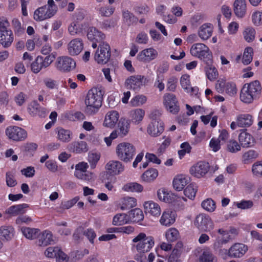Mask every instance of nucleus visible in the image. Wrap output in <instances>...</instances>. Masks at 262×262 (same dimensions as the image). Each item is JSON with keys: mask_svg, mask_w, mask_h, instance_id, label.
<instances>
[{"mask_svg": "<svg viewBox=\"0 0 262 262\" xmlns=\"http://www.w3.org/2000/svg\"><path fill=\"white\" fill-rule=\"evenodd\" d=\"M189 181V178L183 174H179L174 177L173 180V186L177 191L182 190Z\"/></svg>", "mask_w": 262, "mask_h": 262, "instance_id": "393cba45", "label": "nucleus"}, {"mask_svg": "<svg viewBox=\"0 0 262 262\" xmlns=\"http://www.w3.org/2000/svg\"><path fill=\"white\" fill-rule=\"evenodd\" d=\"M234 12L238 17H243L246 12L245 0H235L234 3Z\"/></svg>", "mask_w": 262, "mask_h": 262, "instance_id": "473e14b6", "label": "nucleus"}, {"mask_svg": "<svg viewBox=\"0 0 262 262\" xmlns=\"http://www.w3.org/2000/svg\"><path fill=\"white\" fill-rule=\"evenodd\" d=\"M27 111L29 114L33 117L44 118L48 113L47 109L41 106L36 100H33L28 104Z\"/></svg>", "mask_w": 262, "mask_h": 262, "instance_id": "4468645a", "label": "nucleus"}, {"mask_svg": "<svg viewBox=\"0 0 262 262\" xmlns=\"http://www.w3.org/2000/svg\"><path fill=\"white\" fill-rule=\"evenodd\" d=\"M55 67L61 72H68L75 69L76 62L70 57L60 56L57 58Z\"/></svg>", "mask_w": 262, "mask_h": 262, "instance_id": "9d476101", "label": "nucleus"}, {"mask_svg": "<svg viewBox=\"0 0 262 262\" xmlns=\"http://www.w3.org/2000/svg\"><path fill=\"white\" fill-rule=\"evenodd\" d=\"M158 52L152 48L144 49L141 51L137 55L138 60L144 62H149L158 56Z\"/></svg>", "mask_w": 262, "mask_h": 262, "instance_id": "f3484780", "label": "nucleus"}, {"mask_svg": "<svg viewBox=\"0 0 262 262\" xmlns=\"http://www.w3.org/2000/svg\"><path fill=\"white\" fill-rule=\"evenodd\" d=\"M190 53L192 56L208 63L211 60L212 53L209 48L204 43L193 44L190 49Z\"/></svg>", "mask_w": 262, "mask_h": 262, "instance_id": "423d86ee", "label": "nucleus"}, {"mask_svg": "<svg viewBox=\"0 0 262 262\" xmlns=\"http://www.w3.org/2000/svg\"><path fill=\"white\" fill-rule=\"evenodd\" d=\"M52 233L49 231H45L39 237L38 245L40 246H46L54 243Z\"/></svg>", "mask_w": 262, "mask_h": 262, "instance_id": "72a5a7b5", "label": "nucleus"}, {"mask_svg": "<svg viewBox=\"0 0 262 262\" xmlns=\"http://www.w3.org/2000/svg\"><path fill=\"white\" fill-rule=\"evenodd\" d=\"M116 153L118 158L125 163L130 162L136 154V148L131 143L122 142L117 145Z\"/></svg>", "mask_w": 262, "mask_h": 262, "instance_id": "7ed1b4c3", "label": "nucleus"}, {"mask_svg": "<svg viewBox=\"0 0 262 262\" xmlns=\"http://www.w3.org/2000/svg\"><path fill=\"white\" fill-rule=\"evenodd\" d=\"M15 231L10 225H3L0 227V239L2 242H9L14 237Z\"/></svg>", "mask_w": 262, "mask_h": 262, "instance_id": "a211bd4d", "label": "nucleus"}, {"mask_svg": "<svg viewBox=\"0 0 262 262\" xmlns=\"http://www.w3.org/2000/svg\"><path fill=\"white\" fill-rule=\"evenodd\" d=\"M158 176V171L156 169L150 168L145 171L142 175V179L146 182L154 181Z\"/></svg>", "mask_w": 262, "mask_h": 262, "instance_id": "79ce46f5", "label": "nucleus"}, {"mask_svg": "<svg viewBox=\"0 0 262 262\" xmlns=\"http://www.w3.org/2000/svg\"><path fill=\"white\" fill-rule=\"evenodd\" d=\"M175 221V212L170 209H167L163 212L160 223L162 225L168 227L172 225Z\"/></svg>", "mask_w": 262, "mask_h": 262, "instance_id": "b1692460", "label": "nucleus"}, {"mask_svg": "<svg viewBox=\"0 0 262 262\" xmlns=\"http://www.w3.org/2000/svg\"><path fill=\"white\" fill-rule=\"evenodd\" d=\"M86 27L85 24H80L76 20L73 21L69 26L68 31L71 35L83 34V31Z\"/></svg>", "mask_w": 262, "mask_h": 262, "instance_id": "7c9ffc66", "label": "nucleus"}, {"mask_svg": "<svg viewBox=\"0 0 262 262\" xmlns=\"http://www.w3.org/2000/svg\"><path fill=\"white\" fill-rule=\"evenodd\" d=\"M165 237L168 242H173L180 237L179 231L175 228L168 229L165 233Z\"/></svg>", "mask_w": 262, "mask_h": 262, "instance_id": "49530a36", "label": "nucleus"}, {"mask_svg": "<svg viewBox=\"0 0 262 262\" xmlns=\"http://www.w3.org/2000/svg\"><path fill=\"white\" fill-rule=\"evenodd\" d=\"M261 91V86L258 80L246 83L241 91V100L246 103H250L260 94Z\"/></svg>", "mask_w": 262, "mask_h": 262, "instance_id": "f03ea898", "label": "nucleus"}, {"mask_svg": "<svg viewBox=\"0 0 262 262\" xmlns=\"http://www.w3.org/2000/svg\"><path fill=\"white\" fill-rule=\"evenodd\" d=\"M236 121L238 122V127H248L252 125L254 119L250 114H242L236 117Z\"/></svg>", "mask_w": 262, "mask_h": 262, "instance_id": "cd10ccee", "label": "nucleus"}, {"mask_svg": "<svg viewBox=\"0 0 262 262\" xmlns=\"http://www.w3.org/2000/svg\"><path fill=\"white\" fill-rule=\"evenodd\" d=\"M144 207L145 211L151 215L158 216L161 214V210L160 206L152 201L145 202Z\"/></svg>", "mask_w": 262, "mask_h": 262, "instance_id": "c756f323", "label": "nucleus"}, {"mask_svg": "<svg viewBox=\"0 0 262 262\" xmlns=\"http://www.w3.org/2000/svg\"><path fill=\"white\" fill-rule=\"evenodd\" d=\"M248 247L242 243H235L229 248L230 257L240 258L243 256L248 251Z\"/></svg>", "mask_w": 262, "mask_h": 262, "instance_id": "6ab92c4d", "label": "nucleus"}, {"mask_svg": "<svg viewBox=\"0 0 262 262\" xmlns=\"http://www.w3.org/2000/svg\"><path fill=\"white\" fill-rule=\"evenodd\" d=\"M122 17L123 21L128 25H130L137 21L138 18L135 16L133 13L127 10L122 11Z\"/></svg>", "mask_w": 262, "mask_h": 262, "instance_id": "09e8293b", "label": "nucleus"}, {"mask_svg": "<svg viewBox=\"0 0 262 262\" xmlns=\"http://www.w3.org/2000/svg\"><path fill=\"white\" fill-rule=\"evenodd\" d=\"M145 115V111L141 108H136L130 112L132 121L136 124H139L143 119Z\"/></svg>", "mask_w": 262, "mask_h": 262, "instance_id": "4c0bfd02", "label": "nucleus"}, {"mask_svg": "<svg viewBox=\"0 0 262 262\" xmlns=\"http://www.w3.org/2000/svg\"><path fill=\"white\" fill-rule=\"evenodd\" d=\"M129 222V217L125 213H118L114 216L113 220V224L115 226L123 225Z\"/></svg>", "mask_w": 262, "mask_h": 262, "instance_id": "c03bdc74", "label": "nucleus"}, {"mask_svg": "<svg viewBox=\"0 0 262 262\" xmlns=\"http://www.w3.org/2000/svg\"><path fill=\"white\" fill-rule=\"evenodd\" d=\"M252 171L255 176H262V162L258 161L254 163L252 165Z\"/></svg>", "mask_w": 262, "mask_h": 262, "instance_id": "774afa93", "label": "nucleus"}, {"mask_svg": "<svg viewBox=\"0 0 262 262\" xmlns=\"http://www.w3.org/2000/svg\"><path fill=\"white\" fill-rule=\"evenodd\" d=\"M256 32L255 29L251 27L245 28L243 32V36L245 40L248 42L253 41L255 37Z\"/></svg>", "mask_w": 262, "mask_h": 262, "instance_id": "3c124183", "label": "nucleus"}, {"mask_svg": "<svg viewBox=\"0 0 262 262\" xmlns=\"http://www.w3.org/2000/svg\"><path fill=\"white\" fill-rule=\"evenodd\" d=\"M6 134L9 139L15 141H21L26 139L27 132L18 126H10L6 129Z\"/></svg>", "mask_w": 262, "mask_h": 262, "instance_id": "9b49d317", "label": "nucleus"}, {"mask_svg": "<svg viewBox=\"0 0 262 262\" xmlns=\"http://www.w3.org/2000/svg\"><path fill=\"white\" fill-rule=\"evenodd\" d=\"M180 84L182 88L187 92H194L197 88L190 86V76L187 74L183 75L180 78Z\"/></svg>", "mask_w": 262, "mask_h": 262, "instance_id": "a18cd8bd", "label": "nucleus"}, {"mask_svg": "<svg viewBox=\"0 0 262 262\" xmlns=\"http://www.w3.org/2000/svg\"><path fill=\"white\" fill-rule=\"evenodd\" d=\"M21 231L23 235L28 239H33L37 238L40 234L38 229L29 227H23Z\"/></svg>", "mask_w": 262, "mask_h": 262, "instance_id": "ea45409f", "label": "nucleus"}, {"mask_svg": "<svg viewBox=\"0 0 262 262\" xmlns=\"http://www.w3.org/2000/svg\"><path fill=\"white\" fill-rule=\"evenodd\" d=\"M144 77L141 75L132 76L125 81V84L130 89L139 90L143 86Z\"/></svg>", "mask_w": 262, "mask_h": 262, "instance_id": "412c9836", "label": "nucleus"}, {"mask_svg": "<svg viewBox=\"0 0 262 262\" xmlns=\"http://www.w3.org/2000/svg\"><path fill=\"white\" fill-rule=\"evenodd\" d=\"M147 101L146 97L143 95H138L134 97L130 101L132 106H139L144 104Z\"/></svg>", "mask_w": 262, "mask_h": 262, "instance_id": "13d9d810", "label": "nucleus"}, {"mask_svg": "<svg viewBox=\"0 0 262 262\" xmlns=\"http://www.w3.org/2000/svg\"><path fill=\"white\" fill-rule=\"evenodd\" d=\"M163 104L166 110L172 114H177L180 110L176 96L171 93H165L163 96Z\"/></svg>", "mask_w": 262, "mask_h": 262, "instance_id": "1a4fd4ad", "label": "nucleus"}, {"mask_svg": "<svg viewBox=\"0 0 262 262\" xmlns=\"http://www.w3.org/2000/svg\"><path fill=\"white\" fill-rule=\"evenodd\" d=\"M115 8L109 6H101L98 9L99 14L104 17H110L114 12Z\"/></svg>", "mask_w": 262, "mask_h": 262, "instance_id": "052dcab7", "label": "nucleus"}, {"mask_svg": "<svg viewBox=\"0 0 262 262\" xmlns=\"http://www.w3.org/2000/svg\"><path fill=\"white\" fill-rule=\"evenodd\" d=\"M69 149L73 152L80 153L88 150L87 144L84 141L74 142L68 146Z\"/></svg>", "mask_w": 262, "mask_h": 262, "instance_id": "f704fd0d", "label": "nucleus"}, {"mask_svg": "<svg viewBox=\"0 0 262 262\" xmlns=\"http://www.w3.org/2000/svg\"><path fill=\"white\" fill-rule=\"evenodd\" d=\"M212 31L213 28L210 24H204L200 27L198 35L202 40H205L212 35Z\"/></svg>", "mask_w": 262, "mask_h": 262, "instance_id": "2f4dec72", "label": "nucleus"}, {"mask_svg": "<svg viewBox=\"0 0 262 262\" xmlns=\"http://www.w3.org/2000/svg\"><path fill=\"white\" fill-rule=\"evenodd\" d=\"M215 88L218 92L223 93L225 92L230 96H235L237 92V89L234 82H226L223 79L217 81Z\"/></svg>", "mask_w": 262, "mask_h": 262, "instance_id": "f8f14e48", "label": "nucleus"}, {"mask_svg": "<svg viewBox=\"0 0 262 262\" xmlns=\"http://www.w3.org/2000/svg\"><path fill=\"white\" fill-rule=\"evenodd\" d=\"M201 205L204 209L211 212L214 211L216 208L215 203L210 198L204 200L202 202Z\"/></svg>", "mask_w": 262, "mask_h": 262, "instance_id": "bf43d9fd", "label": "nucleus"}, {"mask_svg": "<svg viewBox=\"0 0 262 262\" xmlns=\"http://www.w3.org/2000/svg\"><path fill=\"white\" fill-rule=\"evenodd\" d=\"M206 75L210 81H213L218 77L216 69L212 65L207 64L205 67Z\"/></svg>", "mask_w": 262, "mask_h": 262, "instance_id": "8fccbe9b", "label": "nucleus"}, {"mask_svg": "<svg viewBox=\"0 0 262 262\" xmlns=\"http://www.w3.org/2000/svg\"><path fill=\"white\" fill-rule=\"evenodd\" d=\"M181 254V250L174 248L169 255L168 262H180L179 257Z\"/></svg>", "mask_w": 262, "mask_h": 262, "instance_id": "0e129e2a", "label": "nucleus"}, {"mask_svg": "<svg viewBox=\"0 0 262 262\" xmlns=\"http://www.w3.org/2000/svg\"><path fill=\"white\" fill-rule=\"evenodd\" d=\"M253 49L251 47H248L245 49L242 58V62L245 65L249 64L253 59Z\"/></svg>", "mask_w": 262, "mask_h": 262, "instance_id": "6e6d98bb", "label": "nucleus"}, {"mask_svg": "<svg viewBox=\"0 0 262 262\" xmlns=\"http://www.w3.org/2000/svg\"><path fill=\"white\" fill-rule=\"evenodd\" d=\"M83 48L82 40L80 38H75L71 40L68 45V53L71 56L78 55Z\"/></svg>", "mask_w": 262, "mask_h": 262, "instance_id": "aec40b11", "label": "nucleus"}, {"mask_svg": "<svg viewBox=\"0 0 262 262\" xmlns=\"http://www.w3.org/2000/svg\"><path fill=\"white\" fill-rule=\"evenodd\" d=\"M106 172L110 175H118L124 170V166L118 160L110 161L105 165Z\"/></svg>", "mask_w": 262, "mask_h": 262, "instance_id": "2eb2a0df", "label": "nucleus"}, {"mask_svg": "<svg viewBox=\"0 0 262 262\" xmlns=\"http://www.w3.org/2000/svg\"><path fill=\"white\" fill-rule=\"evenodd\" d=\"M12 26L14 28L15 33L19 36L24 33V28L21 26V23L17 18H14L12 20Z\"/></svg>", "mask_w": 262, "mask_h": 262, "instance_id": "e2e57ef3", "label": "nucleus"}, {"mask_svg": "<svg viewBox=\"0 0 262 262\" xmlns=\"http://www.w3.org/2000/svg\"><path fill=\"white\" fill-rule=\"evenodd\" d=\"M87 37L90 40L101 43L104 39L105 36L95 27H90L88 29Z\"/></svg>", "mask_w": 262, "mask_h": 262, "instance_id": "5701e85b", "label": "nucleus"}, {"mask_svg": "<svg viewBox=\"0 0 262 262\" xmlns=\"http://www.w3.org/2000/svg\"><path fill=\"white\" fill-rule=\"evenodd\" d=\"M164 123L161 120H152L147 128V133L151 137L160 136L164 131Z\"/></svg>", "mask_w": 262, "mask_h": 262, "instance_id": "dca6fc26", "label": "nucleus"}, {"mask_svg": "<svg viewBox=\"0 0 262 262\" xmlns=\"http://www.w3.org/2000/svg\"><path fill=\"white\" fill-rule=\"evenodd\" d=\"M9 23L4 18H0V43L4 48H8L13 41V35L9 29Z\"/></svg>", "mask_w": 262, "mask_h": 262, "instance_id": "39448f33", "label": "nucleus"}, {"mask_svg": "<svg viewBox=\"0 0 262 262\" xmlns=\"http://www.w3.org/2000/svg\"><path fill=\"white\" fill-rule=\"evenodd\" d=\"M210 165L208 163L200 161L194 164L190 169V173L197 178L204 177L208 172Z\"/></svg>", "mask_w": 262, "mask_h": 262, "instance_id": "ddd939ff", "label": "nucleus"}, {"mask_svg": "<svg viewBox=\"0 0 262 262\" xmlns=\"http://www.w3.org/2000/svg\"><path fill=\"white\" fill-rule=\"evenodd\" d=\"M29 207L27 204H21L13 205L7 208L5 213L9 217L15 216L20 214H24L26 212V209Z\"/></svg>", "mask_w": 262, "mask_h": 262, "instance_id": "4be33fe9", "label": "nucleus"}, {"mask_svg": "<svg viewBox=\"0 0 262 262\" xmlns=\"http://www.w3.org/2000/svg\"><path fill=\"white\" fill-rule=\"evenodd\" d=\"M157 196L160 201L168 203L172 202V199L176 197L173 194H170L168 190L164 188L159 189L157 191Z\"/></svg>", "mask_w": 262, "mask_h": 262, "instance_id": "c9c22d12", "label": "nucleus"}, {"mask_svg": "<svg viewBox=\"0 0 262 262\" xmlns=\"http://www.w3.org/2000/svg\"><path fill=\"white\" fill-rule=\"evenodd\" d=\"M122 189L123 190L128 192H141L143 190V187L140 184L133 182L127 183L124 185Z\"/></svg>", "mask_w": 262, "mask_h": 262, "instance_id": "de8ad7c7", "label": "nucleus"}, {"mask_svg": "<svg viewBox=\"0 0 262 262\" xmlns=\"http://www.w3.org/2000/svg\"><path fill=\"white\" fill-rule=\"evenodd\" d=\"M129 123L125 119H121L118 124L119 134L121 136H125L129 131Z\"/></svg>", "mask_w": 262, "mask_h": 262, "instance_id": "603ef678", "label": "nucleus"}, {"mask_svg": "<svg viewBox=\"0 0 262 262\" xmlns=\"http://www.w3.org/2000/svg\"><path fill=\"white\" fill-rule=\"evenodd\" d=\"M74 176L77 179L86 182H90L93 179V173L89 171L82 172L81 171H75Z\"/></svg>", "mask_w": 262, "mask_h": 262, "instance_id": "4d7b16f0", "label": "nucleus"}, {"mask_svg": "<svg viewBox=\"0 0 262 262\" xmlns=\"http://www.w3.org/2000/svg\"><path fill=\"white\" fill-rule=\"evenodd\" d=\"M194 226L201 232H209L214 228V225L211 217L204 213L198 215L194 220Z\"/></svg>", "mask_w": 262, "mask_h": 262, "instance_id": "0eeeda50", "label": "nucleus"}, {"mask_svg": "<svg viewBox=\"0 0 262 262\" xmlns=\"http://www.w3.org/2000/svg\"><path fill=\"white\" fill-rule=\"evenodd\" d=\"M137 205V200L133 197L126 196L122 199L120 201V205L122 210L129 209L135 207Z\"/></svg>", "mask_w": 262, "mask_h": 262, "instance_id": "e433bc0d", "label": "nucleus"}, {"mask_svg": "<svg viewBox=\"0 0 262 262\" xmlns=\"http://www.w3.org/2000/svg\"><path fill=\"white\" fill-rule=\"evenodd\" d=\"M178 82V79L174 76L168 78L166 84L167 90L168 91H175Z\"/></svg>", "mask_w": 262, "mask_h": 262, "instance_id": "338daca9", "label": "nucleus"}, {"mask_svg": "<svg viewBox=\"0 0 262 262\" xmlns=\"http://www.w3.org/2000/svg\"><path fill=\"white\" fill-rule=\"evenodd\" d=\"M57 138L62 142H69L72 138V133L69 130L64 129L62 128H58L57 132Z\"/></svg>", "mask_w": 262, "mask_h": 262, "instance_id": "58836bf2", "label": "nucleus"}, {"mask_svg": "<svg viewBox=\"0 0 262 262\" xmlns=\"http://www.w3.org/2000/svg\"><path fill=\"white\" fill-rule=\"evenodd\" d=\"M258 157V154L254 150H249L245 152L243 155V159L245 163L248 162L250 160H252Z\"/></svg>", "mask_w": 262, "mask_h": 262, "instance_id": "680f3d73", "label": "nucleus"}, {"mask_svg": "<svg viewBox=\"0 0 262 262\" xmlns=\"http://www.w3.org/2000/svg\"><path fill=\"white\" fill-rule=\"evenodd\" d=\"M57 227V232L61 235H69L71 233V230L67 228V223L66 222H57L56 223Z\"/></svg>", "mask_w": 262, "mask_h": 262, "instance_id": "5fc2aeb1", "label": "nucleus"}, {"mask_svg": "<svg viewBox=\"0 0 262 262\" xmlns=\"http://www.w3.org/2000/svg\"><path fill=\"white\" fill-rule=\"evenodd\" d=\"M111 54V48L108 44L102 42L99 44L95 52L94 59L99 64H105L110 60Z\"/></svg>", "mask_w": 262, "mask_h": 262, "instance_id": "6e6552de", "label": "nucleus"}, {"mask_svg": "<svg viewBox=\"0 0 262 262\" xmlns=\"http://www.w3.org/2000/svg\"><path fill=\"white\" fill-rule=\"evenodd\" d=\"M47 9V6L39 7L34 13L33 18L36 21H41L52 17L53 15Z\"/></svg>", "mask_w": 262, "mask_h": 262, "instance_id": "bb28decb", "label": "nucleus"}, {"mask_svg": "<svg viewBox=\"0 0 262 262\" xmlns=\"http://www.w3.org/2000/svg\"><path fill=\"white\" fill-rule=\"evenodd\" d=\"M200 262H216V258L208 251L204 252L200 257Z\"/></svg>", "mask_w": 262, "mask_h": 262, "instance_id": "69168bd1", "label": "nucleus"}, {"mask_svg": "<svg viewBox=\"0 0 262 262\" xmlns=\"http://www.w3.org/2000/svg\"><path fill=\"white\" fill-rule=\"evenodd\" d=\"M102 95L100 91L92 89L89 91L85 98V113L88 115L96 114L102 106Z\"/></svg>", "mask_w": 262, "mask_h": 262, "instance_id": "f257e3e1", "label": "nucleus"}, {"mask_svg": "<svg viewBox=\"0 0 262 262\" xmlns=\"http://www.w3.org/2000/svg\"><path fill=\"white\" fill-rule=\"evenodd\" d=\"M119 117V114L116 111L107 112L104 118L103 125L110 128L114 127L118 121Z\"/></svg>", "mask_w": 262, "mask_h": 262, "instance_id": "a878e982", "label": "nucleus"}, {"mask_svg": "<svg viewBox=\"0 0 262 262\" xmlns=\"http://www.w3.org/2000/svg\"><path fill=\"white\" fill-rule=\"evenodd\" d=\"M128 217L129 221L139 223L144 219V214L141 209L135 208L129 212Z\"/></svg>", "mask_w": 262, "mask_h": 262, "instance_id": "a19ab883", "label": "nucleus"}, {"mask_svg": "<svg viewBox=\"0 0 262 262\" xmlns=\"http://www.w3.org/2000/svg\"><path fill=\"white\" fill-rule=\"evenodd\" d=\"M137 251L140 253L148 252L154 245V239L151 236H146L144 233H140L133 239Z\"/></svg>", "mask_w": 262, "mask_h": 262, "instance_id": "20e7f679", "label": "nucleus"}, {"mask_svg": "<svg viewBox=\"0 0 262 262\" xmlns=\"http://www.w3.org/2000/svg\"><path fill=\"white\" fill-rule=\"evenodd\" d=\"M239 142L243 147L252 146L255 143V140L252 136L245 130H243L238 136Z\"/></svg>", "mask_w": 262, "mask_h": 262, "instance_id": "c85d7f7f", "label": "nucleus"}, {"mask_svg": "<svg viewBox=\"0 0 262 262\" xmlns=\"http://www.w3.org/2000/svg\"><path fill=\"white\" fill-rule=\"evenodd\" d=\"M197 191V186L193 184L188 185L184 190V195L190 200H193L195 196Z\"/></svg>", "mask_w": 262, "mask_h": 262, "instance_id": "864d4df0", "label": "nucleus"}, {"mask_svg": "<svg viewBox=\"0 0 262 262\" xmlns=\"http://www.w3.org/2000/svg\"><path fill=\"white\" fill-rule=\"evenodd\" d=\"M31 68L32 72L35 74L39 73L42 69L46 68L43 61L42 57L38 56L32 63Z\"/></svg>", "mask_w": 262, "mask_h": 262, "instance_id": "37998d69", "label": "nucleus"}]
</instances>
